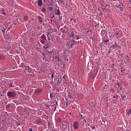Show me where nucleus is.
I'll return each mask as SVG.
<instances>
[{
    "mask_svg": "<svg viewBox=\"0 0 131 131\" xmlns=\"http://www.w3.org/2000/svg\"><path fill=\"white\" fill-rule=\"evenodd\" d=\"M38 6H42V0H38Z\"/></svg>",
    "mask_w": 131,
    "mask_h": 131,
    "instance_id": "ddd939ff",
    "label": "nucleus"
},
{
    "mask_svg": "<svg viewBox=\"0 0 131 131\" xmlns=\"http://www.w3.org/2000/svg\"><path fill=\"white\" fill-rule=\"evenodd\" d=\"M47 38L49 41L51 40V39L50 38V33H47Z\"/></svg>",
    "mask_w": 131,
    "mask_h": 131,
    "instance_id": "a211bd4d",
    "label": "nucleus"
},
{
    "mask_svg": "<svg viewBox=\"0 0 131 131\" xmlns=\"http://www.w3.org/2000/svg\"><path fill=\"white\" fill-rule=\"evenodd\" d=\"M80 127V123L77 121L73 122V127L74 129H78Z\"/></svg>",
    "mask_w": 131,
    "mask_h": 131,
    "instance_id": "f257e3e1",
    "label": "nucleus"
},
{
    "mask_svg": "<svg viewBox=\"0 0 131 131\" xmlns=\"http://www.w3.org/2000/svg\"><path fill=\"white\" fill-rule=\"evenodd\" d=\"M80 123H82V125H84V123H86V120L82 118L80 119Z\"/></svg>",
    "mask_w": 131,
    "mask_h": 131,
    "instance_id": "39448f33",
    "label": "nucleus"
},
{
    "mask_svg": "<svg viewBox=\"0 0 131 131\" xmlns=\"http://www.w3.org/2000/svg\"><path fill=\"white\" fill-rule=\"evenodd\" d=\"M108 41H109V40H106V42H108Z\"/></svg>",
    "mask_w": 131,
    "mask_h": 131,
    "instance_id": "4c0bfd02",
    "label": "nucleus"
},
{
    "mask_svg": "<svg viewBox=\"0 0 131 131\" xmlns=\"http://www.w3.org/2000/svg\"><path fill=\"white\" fill-rule=\"evenodd\" d=\"M52 78H54V74H51Z\"/></svg>",
    "mask_w": 131,
    "mask_h": 131,
    "instance_id": "c85d7f7f",
    "label": "nucleus"
},
{
    "mask_svg": "<svg viewBox=\"0 0 131 131\" xmlns=\"http://www.w3.org/2000/svg\"><path fill=\"white\" fill-rule=\"evenodd\" d=\"M127 58H128V55H126Z\"/></svg>",
    "mask_w": 131,
    "mask_h": 131,
    "instance_id": "ea45409f",
    "label": "nucleus"
},
{
    "mask_svg": "<svg viewBox=\"0 0 131 131\" xmlns=\"http://www.w3.org/2000/svg\"><path fill=\"white\" fill-rule=\"evenodd\" d=\"M122 71H124V70H121V71H119V73H121V72H122Z\"/></svg>",
    "mask_w": 131,
    "mask_h": 131,
    "instance_id": "c756f323",
    "label": "nucleus"
},
{
    "mask_svg": "<svg viewBox=\"0 0 131 131\" xmlns=\"http://www.w3.org/2000/svg\"><path fill=\"white\" fill-rule=\"evenodd\" d=\"M113 49H114V50H117L118 48H119V46H118L116 44H114V45H113Z\"/></svg>",
    "mask_w": 131,
    "mask_h": 131,
    "instance_id": "9d476101",
    "label": "nucleus"
},
{
    "mask_svg": "<svg viewBox=\"0 0 131 131\" xmlns=\"http://www.w3.org/2000/svg\"><path fill=\"white\" fill-rule=\"evenodd\" d=\"M81 117H82V115H80Z\"/></svg>",
    "mask_w": 131,
    "mask_h": 131,
    "instance_id": "a19ab883",
    "label": "nucleus"
},
{
    "mask_svg": "<svg viewBox=\"0 0 131 131\" xmlns=\"http://www.w3.org/2000/svg\"><path fill=\"white\" fill-rule=\"evenodd\" d=\"M70 114H71V113H70Z\"/></svg>",
    "mask_w": 131,
    "mask_h": 131,
    "instance_id": "49530a36",
    "label": "nucleus"
},
{
    "mask_svg": "<svg viewBox=\"0 0 131 131\" xmlns=\"http://www.w3.org/2000/svg\"><path fill=\"white\" fill-rule=\"evenodd\" d=\"M51 22H52V19H51Z\"/></svg>",
    "mask_w": 131,
    "mask_h": 131,
    "instance_id": "a18cd8bd",
    "label": "nucleus"
},
{
    "mask_svg": "<svg viewBox=\"0 0 131 131\" xmlns=\"http://www.w3.org/2000/svg\"><path fill=\"white\" fill-rule=\"evenodd\" d=\"M25 66V64H24L23 63H21L20 64V67H24Z\"/></svg>",
    "mask_w": 131,
    "mask_h": 131,
    "instance_id": "393cba45",
    "label": "nucleus"
},
{
    "mask_svg": "<svg viewBox=\"0 0 131 131\" xmlns=\"http://www.w3.org/2000/svg\"><path fill=\"white\" fill-rule=\"evenodd\" d=\"M127 114H128V115H130L131 114V110H129L127 113Z\"/></svg>",
    "mask_w": 131,
    "mask_h": 131,
    "instance_id": "5701e85b",
    "label": "nucleus"
},
{
    "mask_svg": "<svg viewBox=\"0 0 131 131\" xmlns=\"http://www.w3.org/2000/svg\"><path fill=\"white\" fill-rule=\"evenodd\" d=\"M56 91H57V92H58V93H59V89H56Z\"/></svg>",
    "mask_w": 131,
    "mask_h": 131,
    "instance_id": "473e14b6",
    "label": "nucleus"
},
{
    "mask_svg": "<svg viewBox=\"0 0 131 131\" xmlns=\"http://www.w3.org/2000/svg\"><path fill=\"white\" fill-rule=\"evenodd\" d=\"M46 8H42V9H41V12H42V13H45V12H46Z\"/></svg>",
    "mask_w": 131,
    "mask_h": 131,
    "instance_id": "aec40b11",
    "label": "nucleus"
},
{
    "mask_svg": "<svg viewBox=\"0 0 131 131\" xmlns=\"http://www.w3.org/2000/svg\"><path fill=\"white\" fill-rule=\"evenodd\" d=\"M24 19L25 20H27V16H25Z\"/></svg>",
    "mask_w": 131,
    "mask_h": 131,
    "instance_id": "7c9ffc66",
    "label": "nucleus"
},
{
    "mask_svg": "<svg viewBox=\"0 0 131 131\" xmlns=\"http://www.w3.org/2000/svg\"><path fill=\"white\" fill-rule=\"evenodd\" d=\"M6 92H7V90L3 91V93H4V94H5V93H6Z\"/></svg>",
    "mask_w": 131,
    "mask_h": 131,
    "instance_id": "2f4dec72",
    "label": "nucleus"
},
{
    "mask_svg": "<svg viewBox=\"0 0 131 131\" xmlns=\"http://www.w3.org/2000/svg\"><path fill=\"white\" fill-rule=\"evenodd\" d=\"M129 3H130V1H129Z\"/></svg>",
    "mask_w": 131,
    "mask_h": 131,
    "instance_id": "c03bdc74",
    "label": "nucleus"
},
{
    "mask_svg": "<svg viewBox=\"0 0 131 131\" xmlns=\"http://www.w3.org/2000/svg\"><path fill=\"white\" fill-rule=\"evenodd\" d=\"M43 49H49V44L47 43L45 44V46H43Z\"/></svg>",
    "mask_w": 131,
    "mask_h": 131,
    "instance_id": "4468645a",
    "label": "nucleus"
},
{
    "mask_svg": "<svg viewBox=\"0 0 131 131\" xmlns=\"http://www.w3.org/2000/svg\"><path fill=\"white\" fill-rule=\"evenodd\" d=\"M93 73H94V75L93 76V77H95V76H96V75H97V72H96V71H94Z\"/></svg>",
    "mask_w": 131,
    "mask_h": 131,
    "instance_id": "a878e982",
    "label": "nucleus"
},
{
    "mask_svg": "<svg viewBox=\"0 0 131 131\" xmlns=\"http://www.w3.org/2000/svg\"><path fill=\"white\" fill-rule=\"evenodd\" d=\"M40 42L42 45H44V43H46V40H40Z\"/></svg>",
    "mask_w": 131,
    "mask_h": 131,
    "instance_id": "4be33fe9",
    "label": "nucleus"
},
{
    "mask_svg": "<svg viewBox=\"0 0 131 131\" xmlns=\"http://www.w3.org/2000/svg\"><path fill=\"white\" fill-rule=\"evenodd\" d=\"M32 130H33L32 128H31L29 129V130L28 131H32Z\"/></svg>",
    "mask_w": 131,
    "mask_h": 131,
    "instance_id": "f704fd0d",
    "label": "nucleus"
},
{
    "mask_svg": "<svg viewBox=\"0 0 131 131\" xmlns=\"http://www.w3.org/2000/svg\"><path fill=\"white\" fill-rule=\"evenodd\" d=\"M73 19V18H71V21H72Z\"/></svg>",
    "mask_w": 131,
    "mask_h": 131,
    "instance_id": "58836bf2",
    "label": "nucleus"
},
{
    "mask_svg": "<svg viewBox=\"0 0 131 131\" xmlns=\"http://www.w3.org/2000/svg\"><path fill=\"white\" fill-rule=\"evenodd\" d=\"M72 39H73V42L74 43V42H75V40L74 39H76V40L79 39V37H78V36H74V37H73Z\"/></svg>",
    "mask_w": 131,
    "mask_h": 131,
    "instance_id": "0eeeda50",
    "label": "nucleus"
},
{
    "mask_svg": "<svg viewBox=\"0 0 131 131\" xmlns=\"http://www.w3.org/2000/svg\"><path fill=\"white\" fill-rule=\"evenodd\" d=\"M114 1V2H115V1H116V0H113Z\"/></svg>",
    "mask_w": 131,
    "mask_h": 131,
    "instance_id": "37998d69",
    "label": "nucleus"
},
{
    "mask_svg": "<svg viewBox=\"0 0 131 131\" xmlns=\"http://www.w3.org/2000/svg\"><path fill=\"white\" fill-rule=\"evenodd\" d=\"M55 14L57 16H60V15H61V12H60V10L57 9V10H55Z\"/></svg>",
    "mask_w": 131,
    "mask_h": 131,
    "instance_id": "423d86ee",
    "label": "nucleus"
},
{
    "mask_svg": "<svg viewBox=\"0 0 131 131\" xmlns=\"http://www.w3.org/2000/svg\"><path fill=\"white\" fill-rule=\"evenodd\" d=\"M7 96L10 98H16V96H17V94L16 92L14 91H9L7 92Z\"/></svg>",
    "mask_w": 131,
    "mask_h": 131,
    "instance_id": "f03ea898",
    "label": "nucleus"
},
{
    "mask_svg": "<svg viewBox=\"0 0 131 131\" xmlns=\"http://www.w3.org/2000/svg\"><path fill=\"white\" fill-rule=\"evenodd\" d=\"M36 94H40L41 93V89H37L35 91Z\"/></svg>",
    "mask_w": 131,
    "mask_h": 131,
    "instance_id": "1a4fd4ad",
    "label": "nucleus"
},
{
    "mask_svg": "<svg viewBox=\"0 0 131 131\" xmlns=\"http://www.w3.org/2000/svg\"><path fill=\"white\" fill-rule=\"evenodd\" d=\"M2 31L3 33V34H5L6 33V28L3 27L2 28Z\"/></svg>",
    "mask_w": 131,
    "mask_h": 131,
    "instance_id": "2eb2a0df",
    "label": "nucleus"
},
{
    "mask_svg": "<svg viewBox=\"0 0 131 131\" xmlns=\"http://www.w3.org/2000/svg\"><path fill=\"white\" fill-rule=\"evenodd\" d=\"M110 38H111V37L112 38H113V37H114V34H111V35H110Z\"/></svg>",
    "mask_w": 131,
    "mask_h": 131,
    "instance_id": "bb28decb",
    "label": "nucleus"
},
{
    "mask_svg": "<svg viewBox=\"0 0 131 131\" xmlns=\"http://www.w3.org/2000/svg\"><path fill=\"white\" fill-rule=\"evenodd\" d=\"M92 129H96V127L95 126H93L92 127Z\"/></svg>",
    "mask_w": 131,
    "mask_h": 131,
    "instance_id": "cd10ccee",
    "label": "nucleus"
},
{
    "mask_svg": "<svg viewBox=\"0 0 131 131\" xmlns=\"http://www.w3.org/2000/svg\"><path fill=\"white\" fill-rule=\"evenodd\" d=\"M38 19L39 21V22H42V19H41V17L40 16L38 17Z\"/></svg>",
    "mask_w": 131,
    "mask_h": 131,
    "instance_id": "412c9836",
    "label": "nucleus"
},
{
    "mask_svg": "<svg viewBox=\"0 0 131 131\" xmlns=\"http://www.w3.org/2000/svg\"><path fill=\"white\" fill-rule=\"evenodd\" d=\"M69 36L70 37H74V32L72 31L69 34Z\"/></svg>",
    "mask_w": 131,
    "mask_h": 131,
    "instance_id": "9b49d317",
    "label": "nucleus"
},
{
    "mask_svg": "<svg viewBox=\"0 0 131 131\" xmlns=\"http://www.w3.org/2000/svg\"><path fill=\"white\" fill-rule=\"evenodd\" d=\"M67 45L69 48H71V49H72L73 46H74V42H73V41L69 40L67 42Z\"/></svg>",
    "mask_w": 131,
    "mask_h": 131,
    "instance_id": "7ed1b4c3",
    "label": "nucleus"
},
{
    "mask_svg": "<svg viewBox=\"0 0 131 131\" xmlns=\"http://www.w3.org/2000/svg\"><path fill=\"white\" fill-rule=\"evenodd\" d=\"M53 18H54V16L52 17H51V19H53Z\"/></svg>",
    "mask_w": 131,
    "mask_h": 131,
    "instance_id": "79ce46f5",
    "label": "nucleus"
},
{
    "mask_svg": "<svg viewBox=\"0 0 131 131\" xmlns=\"http://www.w3.org/2000/svg\"><path fill=\"white\" fill-rule=\"evenodd\" d=\"M2 14V15H6V12H5V10L3 9Z\"/></svg>",
    "mask_w": 131,
    "mask_h": 131,
    "instance_id": "b1692460",
    "label": "nucleus"
},
{
    "mask_svg": "<svg viewBox=\"0 0 131 131\" xmlns=\"http://www.w3.org/2000/svg\"><path fill=\"white\" fill-rule=\"evenodd\" d=\"M123 6H122V5H119L118 6H117V8H119V9L121 10H122V8H123Z\"/></svg>",
    "mask_w": 131,
    "mask_h": 131,
    "instance_id": "dca6fc26",
    "label": "nucleus"
},
{
    "mask_svg": "<svg viewBox=\"0 0 131 131\" xmlns=\"http://www.w3.org/2000/svg\"><path fill=\"white\" fill-rule=\"evenodd\" d=\"M126 60L127 61V60H128V58H126Z\"/></svg>",
    "mask_w": 131,
    "mask_h": 131,
    "instance_id": "e433bc0d",
    "label": "nucleus"
},
{
    "mask_svg": "<svg viewBox=\"0 0 131 131\" xmlns=\"http://www.w3.org/2000/svg\"><path fill=\"white\" fill-rule=\"evenodd\" d=\"M48 10H49L50 14H52V13H53V7H48Z\"/></svg>",
    "mask_w": 131,
    "mask_h": 131,
    "instance_id": "f8f14e48",
    "label": "nucleus"
},
{
    "mask_svg": "<svg viewBox=\"0 0 131 131\" xmlns=\"http://www.w3.org/2000/svg\"><path fill=\"white\" fill-rule=\"evenodd\" d=\"M130 4H131V2L130 3Z\"/></svg>",
    "mask_w": 131,
    "mask_h": 131,
    "instance_id": "de8ad7c7",
    "label": "nucleus"
},
{
    "mask_svg": "<svg viewBox=\"0 0 131 131\" xmlns=\"http://www.w3.org/2000/svg\"><path fill=\"white\" fill-rule=\"evenodd\" d=\"M54 108H54V111H56V109L57 108V106H55Z\"/></svg>",
    "mask_w": 131,
    "mask_h": 131,
    "instance_id": "72a5a7b5",
    "label": "nucleus"
},
{
    "mask_svg": "<svg viewBox=\"0 0 131 131\" xmlns=\"http://www.w3.org/2000/svg\"><path fill=\"white\" fill-rule=\"evenodd\" d=\"M113 32H114V34L116 36H117L119 33V30L118 29H114Z\"/></svg>",
    "mask_w": 131,
    "mask_h": 131,
    "instance_id": "20e7f679",
    "label": "nucleus"
},
{
    "mask_svg": "<svg viewBox=\"0 0 131 131\" xmlns=\"http://www.w3.org/2000/svg\"><path fill=\"white\" fill-rule=\"evenodd\" d=\"M53 106H57L58 105V102L56 101H53Z\"/></svg>",
    "mask_w": 131,
    "mask_h": 131,
    "instance_id": "f3484780",
    "label": "nucleus"
},
{
    "mask_svg": "<svg viewBox=\"0 0 131 131\" xmlns=\"http://www.w3.org/2000/svg\"><path fill=\"white\" fill-rule=\"evenodd\" d=\"M41 40H47V37H46V35H45V34H42L41 36Z\"/></svg>",
    "mask_w": 131,
    "mask_h": 131,
    "instance_id": "6e6552de",
    "label": "nucleus"
},
{
    "mask_svg": "<svg viewBox=\"0 0 131 131\" xmlns=\"http://www.w3.org/2000/svg\"><path fill=\"white\" fill-rule=\"evenodd\" d=\"M9 86H10V88H14V86H15V85H14V84H13V83H10L9 84Z\"/></svg>",
    "mask_w": 131,
    "mask_h": 131,
    "instance_id": "6ab92c4d",
    "label": "nucleus"
},
{
    "mask_svg": "<svg viewBox=\"0 0 131 131\" xmlns=\"http://www.w3.org/2000/svg\"><path fill=\"white\" fill-rule=\"evenodd\" d=\"M60 20H62V16L60 17Z\"/></svg>",
    "mask_w": 131,
    "mask_h": 131,
    "instance_id": "c9c22d12",
    "label": "nucleus"
}]
</instances>
